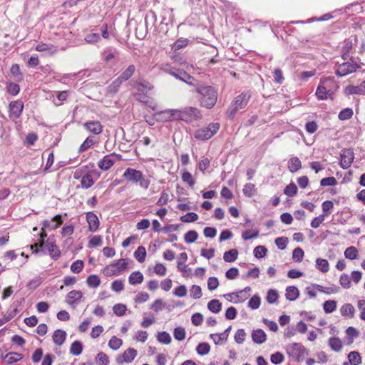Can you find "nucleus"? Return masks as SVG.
Wrapping results in <instances>:
<instances>
[{
	"mask_svg": "<svg viewBox=\"0 0 365 365\" xmlns=\"http://www.w3.org/2000/svg\"><path fill=\"white\" fill-rule=\"evenodd\" d=\"M192 86L195 88L194 91L198 94L197 99L202 107L210 109L215 106L218 94L214 87L200 83L197 81Z\"/></svg>",
	"mask_w": 365,
	"mask_h": 365,
	"instance_id": "nucleus-1",
	"label": "nucleus"
},
{
	"mask_svg": "<svg viewBox=\"0 0 365 365\" xmlns=\"http://www.w3.org/2000/svg\"><path fill=\"white\" fill-rule=\"evenodd\" d=\"M159 69L190 86L195 85V82L197 81L193 76L185 70L173 66L170 63H163L160 64Z\"/></svg>",
	"mask_w": 365,
	"mask_h": 365,
	"instance_id": "nucleus-2",
	"label": "nucleus"
},
{
	"mask_svg": "<svg viewBox=\"0 0 365 365\" xmlns=\"http://www.w3.org/2000/svg\"><path fill=\"white\" fill-rule=\"evenodd\" d=\"M123 177L132 184H139L143 189H148L150 185V180L145 178L140 170L134 168H128L125 169Z\"/></svg>",
	"mask_w": 365,
	"mask_h": 365,
	"instance_id": "nucleus-3",
	"label": "nucleus"
},
{
	"mask_svg": "<svg viewBox=\"0 0 365 365\" xmlns=\"http://www.w3.org/2000/svg\"><path fill=\"white\" fill-rule=\"evenodd\" d=\"M329 83L334 84L335 89L338 88V86L334 80V78L329 77L322 80L316 91V96L319 100H326L328 96L331 97L334 91L329 88Z\"/></svg>",
	"mask_w": 365,
	"mask_h": 365,
	"instance_id": "nucleus-4",
	"label": "nucleus"
},
{
	"mask_svg": "<svg viewBox=\"0 0 365 365\" xmlns=\"http://www.w3.org/2000/svg\"><path fill=\"white\" fill-rule=\"evenodd\" d=\"M220 129V123H211L207 126L197 129L194 137L198 140H207L210 139Z\"/></svg>",
	"mask_w": 365,
	"mask_h": 365,
	"instance_id": "nucleus-5",
	"label": "nucleus"
},
{
	"mask_svg": "<svg viewBox=\"0 0 365 365\" xmlns=\"http://www.w3.org/2000/svg\"><path fill=\"white\" fill-rule=\"evenodd\" d=\"M287 353L294 359L299 361L308 354L306 348L300 343H292L286 346Z\"/></svg>",
	"mask_w": 365,
	"mask_h": 365,
	"instance_id": "nucleus-6",
	"label": "nucleus"
},
{
	"mask_svg": "<svg viewBox=\"0 0 365 365\" xmlns=\"http://www.w3.org/2000/svg\"><path fill=\"white\" fill-rule=\"evenodd\" d=\"M182 120L185 122H192L202 118L201 111L195 107H186L182 109Z\"/></svg>",
	"mask_w": 365,
	"mask_h": 365,
	"instance_id": "nucleus-7",
	"label": "nucleus"
},
{
	"mask_svg": "<svg viewBox=\"0 0 365 365\" xmlns=\"http://www.w3.org/2000/svg\"><path fill=\"white\" fill-rule=\"evenodd\" d=\"M340 165L343 169H348L354 159V153L351 148H344L340 153Z\"/></svg>",
	"mask_w": 365,
	"mask_h": 365,
	"instance_id": "nucleus-8",
	"label": "nucleus"
},
{
	"mask_svg": "<svg viewBox=\"0 0 365 365\" xmlns=\"http://www.w3.org/2000/svg\"><path fill=\"white\" fill-rule=\"evenodd\" d=\"M359 66L356 63L345 62L340 64L336 71V75L342 77L355 72Z\"/></svg>",
	"mask_w": 365,
	"mask_h": 365,
	"instance_id": "nucleus-9",
	"label": "nucleus"
},
{
	"mask_svg": "<svg viewBox=\"0 0 365 365\" xmlns=\"http://www.w3.org/2000/svg\"><path fill=\"white\" fill-rule=\"evenodd\" d=\"M9 115L11 119L19 118L24 110V103L21 100L14 101L9 103Z\"/></svg>",
	"mask_w": 365,
	"mask_h": 365,
	"instance_id": "nucleus-10",
	"label": "nucleus"
},
{
	"mask_svg": "<svg viewBox=\"0 0 365 365\" xmlns=\"http://www.w3.org/2000/svg\"><path fill=\"white\" fill-rule=\"evenodd\" d=\"M137 355V351L133 348H128L121 355L116 357V362L119 364L131 362Z\"/></svg>",
	"mask_w": 365,
	"mask_h": 365,
	"instance_id": "nucleus-11",
	"label": "nucleus"
},
{
	"mask_svg": "<svg viewBox=\"0 0 365 365\" xmlns=\"http://www.w3.org/2000/svg\"><path fill=\"white\" fill-rule=\"evenodd\" d=\"M251 288L250 287H245L244 289L237 292L229 293L225 295L226 296H235L234 302H245L250 296Z\"/></svg>",
	"mask_w": 365,
	"mask_h": 365,
	"instance_id": "nucleus-12",
	"label": "nucleus"
},
{
	"mask_svg": "<svg viewBox=\"0 0 365 365\" xmlns=\"http://www.w3.org/2000/svg\"><path fill=\"white\" fill-rule=\"evenodd\" d=\"M345 93L347 95H365V81H363L359 86H347L345 88Z\"/></svg>",
	"mask_w": 365,
	"mask_h": 365,
	"instance_id": "nucleus-13",
	"label": "nucleus"
},
{
	"mask_svg": "<svg viewBox=\"0 0 365 365\" xmlns=\"http://www.w3.org/2000/svg\"><path fill=\"white\" fill-rule=\"evenodd\" d=\"M86 221L90 231L95 232L98 229L100 225L99 220L93 212H88L86 213Z\"/></svg>",
	"mask_w": 365,
	"mask_h": 365,
	"instance_id": "nucleus-14",
	"label": "nucleus"
},
{
	"mask_svg": "<svg viewBox=\"0 0 365 365\" xmlns=\"http://www.w3.org/2000/svg\"><path fill=\"white\" fill-rule=\"evenodd\" d=\"M114 155L115 153L105 155L103 158L98 163L99 168L103 170H108L110 169L115 162V160L113 159Z\"/></svg>",
	"mask_w": 365,
	"mask_h": 365,
	"instance_id": "nucleus-15",
	"label": "nucleus"
},
{
	"mask_svg": "<svg viewBox=\"0 0 365 365\" xmlns=\"http://www.w3.org/2000/svg\"><path fill=\"white\" fill-rule=\"evenodd\" d=\"M47 237V234L45 230H41L40 233L39 241L37 243H34V245H30V248L33 250V253L38 254L40 252H43L42 248L45 245V239Z\"/></svg>",
	"mask_w": 365,
	"mask_h": 365,
	"instance_id": "nucleus-16",
	"label": "nucleus"
},
{
	"mask_svg": "<svg viewBox=\"0 0 365 365\" xmlns=\"http://www.w3.org/2000/svg\"><path fill=\"white\" fill-rule=\"evenodd\" d=\"M83 126L95 135H98L103 131V125L98 120L88 121L84 123Z\"/></svg>",
	"mask_w": 365,
	"mask_h": 365,
	"instance_id": "nucleus-17",
	"label": "nucleus"
},
{
	"mask_svg": "<svg viewBox=\"0 0 365 365\" xmlns=\"http://www.w3.org/2000/svg\"><path fill=\"white\" fill-rule=\"evenodd\" d=\"M43 247L46 248L49 252L52 259H53L54 260H56L60 257V250L58 249L55 242H50L49 239H48L46 241Z\"/></svg>",
	"mask_w": 365,
	"mask_h": 365,
	"instance_id": "nucleus-18",
	"label": "nucleus"
},
{
	"mask_svg": "<svg viewBox=\"0 0 365 365\" xmlns=\"http://www.w3.org/2000/svg\"><path fill=\"white\" fill-rule=\"evenodd\" d=\"M83 297V293L79 290H72L69 292L66 296V302L74 306L75 304Z\"/></svg>",
	"mask_w": 365,
	"mask_h": 365,
	"instance_id": "nucleus-19",
	"label": "nucleus"
},
{
	"mask_svg": "<svg viewBox=\"0 0 365 365\" xmlns=\"http://www.w3.org/2000/svg\"><path fill=\"white\" fill-rule=\"evenodd\" d=\"M232 329V326L227 327L224 332L221 334H211L210 337L213 339L215 344H220L222 343V341H227V337L229 336V333Z\"/></svg>",
	"mask_w": 365,
	"mask_h": 365,
	"instance_id": "nucleus-20",
	"label": "nucleus"
},
{
	"mask_svg": "<svg viewBox=\"0 0 365 365\" xmlns=\"http://www.w3.org/2000/svg\"><path fill=\"white\" fill-rule=\"evenodd\" d=\"M250 96L247 94L242 93L235 98L232 106H235L236 108L242 109L245 107L247 104Z\"/></svg>",
	"mask_w": 365,
	"mask_h": 365,
	"instance_id": "nucleus-21",
	"label": "nucleus"
},
{
	"mask_svg": "<svg viewBox=\"0 0 365 365\" xmlns=\"http://www.w3.org/2000/svg\"><path fill=\"white\" fill-rule=\"evenodd\" d=\"M52 337L55 344L61 346L66 340V333L62 329H57L54 331Z\"/></svg>",
	"mask_w": 365,
	"mask_h": 365,
	"instance_id": "nucleus-22",
	"label": "nucleus"
},
{
	"mask_svg": "<svg viewBox=\"0 0 365 365\" xmlns=\"http://www.w3.org/2000/svg\"><path fill=\"white\" fill-rule=\"evenodd\" d=\"M267 340V334L262 329H257L252 331V341L261 344Z\"/></svg>",
	"mask_w": 365,
	"mask_h": 365,
	"instance_id": "nucleus-23",
	"label": "nucleus"
},
{
	"mask_svg": "<svg viewBox=\"0 0 365 365\" xmlns=\"http://www.w3.org/2000/svg\"><path fill=\"white\" fill-rule=\"evenodd\" d=\"M302 168L301 160L297 157H292L288 161V169L291 173H295Z\"/></svg>",
	"mask_w": 365,
	"mask_h": 365,
	"instance_id": "nucleus-24",
	"label": "nucleus"
},
{
	"mask_svg": "<svg viewBox=\"0 0 365 365\" xmlns=\"http://www.w3.org/2000/svg\"><path fill=\"white\" fill-rule=\"evenodd\" d=\"M182 110H168L164 113L168 115L167 120L172 121L176 120H182Z\"/></svg>",
	"mask_w": 365,
	"mask_h": 365,
	"instance_id": "nucleus-25",
	"label": "nucleus"
},
{
	"mask_svg": "<svg viewBox=\"0 0 365 365\" xmlns=\"http://www.w3.org/2000/svg\"><path fill=\"white\" fill-rule=\"evenodd\" d=\"M299 295V291L297 287L294 286L287 287L286 289L285 297L287 300L294 301Z\"/></svg>",
	"mask_w": 365,
	"mask_h": 365,
	"instance_id": "nucleus-26",
	"label": "nucleus"
},
{
	"mask_svg": "<svg viewBox=\"0 0 365 365\" xmlns=\"http://www.w3.org/2000/svg\"><path fill=\"white\" fill-rule=\"evenodd\" d=\"M353 48L352 41L349 39L344 41V46L341 48V57L344 60H347L349 58V53Z\"/></svg>",
	"mask_w": 365,
	"mask_h": 365,
	"instance_id": "nucleus-27",
	"label": "nucleus"
},
{
	"mask_svg": "<svg viewBox=\"0 0 365 365\" xmlns=\"http://www.w3.org/2000/svg\"><path fill=\"white\" fill-rule=\"evenodd\" d=\"M143 278V275L140 272L135 271L130 274L128 278V282L130 284L135 285L142 283Z\"/></svg>",
	"mask_w": 365,
	"mask_h": 365,
	"instance_id": "nucleus-28",
	"label": "nucleus"
},
{
	"mask_svg": "<svg viewBox=\"0 0 365 365\" xmlns=\"http://www.w3.org/2000/svg\"><path fill=\"white\" fill-rule=\"evenodd\" d=\"M135 71V66L133 64L130 65L119 76L120 80L118 81H128L134 73Z\"/></svg>",
	"mask_w": 365,
	"mask_h": 365,
	"instance_id": "nucleus-29",
	"label": "nucleus"
},
{
	"mask_svg": "<svg viewBox=\"0 0 365 365\" xmlns=\"http://www.w3.org/2000/svg\"><path fill=\"white\" fill-rule=\"evenodd\" d=\"M238 255V251L236 249H231L227 251L223 255V259L227 262H235Z\"/></svg>",
	"mask_w": 365,
	"mask_h": 365,
	"instance_id": "nucleus-30",
	"label": "nucleus"
},
{
	"mask_svg": "<svg viewBox=\"0 0 365 365\" xmlns=\"http://www.w3.org/2000/svg\"><path fill=\"white\" fill-rule=\"evenodd\" d=\"M328 344L334 351H340L342 349V343L339 338L331 337L329 339Z\"/></svg>",
	"mask_w": 365,
	"mask_h": 365,
	"instance_id": "nucleus-31",
	"label": "nucleus"
},
{
	"mask_svg": "<svg viewBox=\"0 0 365 365\" xmlns=\"http://www.w3.org/2000/svg\"><path fill=\"white\" fill-rule=\"evenodd\" d=\"M340 312L342 316H349L350 318H352L354 315L355 309L352 304H345L341 307Z\"/></svg>",
	"mask_w": 365,
	"mask_h": 365,
	"instance_id": "nucleus-32",
	"label": "nucleus"
},
{
	"mask_svg": "<svg viewBox=\"0 0 365 365\" xmlns=\"http://www.w3.org/2000/svg\"><path fill=\"white\" fill-rule=\"evenodd\" d=\"M83 351V344L80 341H73L70 348V353L73 356H79Z\"/></svg>",
	"mask_w": 365,
	"mask_h": 365,
	"instance_id": "nucleus-33",
	"label": "nucleus"
},
{
	"mask_svg": "<svg viewBox=\"0 0 365 365\" xmlns=\"http://www.w3.org/2000/svg\"><path fill=\"white\" fill-rule=\"evenodd\" d=\"M23 358V355L21 354H19L16 352H10L4 356L6 359V364H11L14 362H16Z\"/></svg>",
	"mask_w": 365,
	"mask_h": 365,
	"instance_id": "nucleus-34",
	"label": "nucleus"
},
{
	"mask_svg": "<svg viewBox=\"0 0 365 365\" xmlns=\"http://www.w3.org/2000/svg\"><path fill=\"white\" fill-rule=\"evenodd\" d=\"M316 267L323 273L327 272L329 269V262L325 259L317 258L316 260Z\"/></svg>",
	"mask_w": 365,
	"mask_h": 365,
	"instance_id": "nucleus-35",
	"label": "nucleus"
},
{
	"mask_svg": "<svg viewBox=\"0 0 365 365\" xmlns=\"http://www.w3.org/2000/svg\"><path fill=\"white\" fill-rule=\"evenodd\" d=\"M134 257L140 263L143 262L146 257V250L143 246H140L134 252Z\"/></svg>",
	"mask_w": 365,
	"mask_h": 365,
	"instance_id": "nucleus-36",
	"label": "nucleus"
},
{
	"mask_svg": "<svg viewBox=\"0 0 365 365\" xmlns=\"http://www.w3.org/2000/svg\"><path fill=\"white\" fill-rule=\"evenodd\" d=\"M207 308L213 313H218L222 309V304L217 299H212L208 302Z\"/></svg>",
	"mask_w": 365,
	"mask_h": 365,
	"instance_id": "nucleus-37",
	"label": "nucleus"
},
{
	"mask_svg": "<svg viewBox=\"0 0 365 365\" xmlns=\"http://www.w3.org/2000/svg\"><path fill=\"white\" fill-rule=\"evenodd\" d=\"M348 359L351 365H359L361 363V358L358 351H351L348 354Z\"/></svg>",
	"mask_w": 365,
	"mask_h": 365,
	"instance_id": "nucleus-38",
	"label": "nucleus"
},
{
	"mask_svg": "<svg viewBox=\"0 0 365 365\" xmlns=\"http://www.w3.org/2000/svg\"><path fill=\"white\" fill-rule=\"evenodd\" d=\"M81 182L83 188L88 189L94 184V180L91 175L86 174L82 177Z\"/></svg>",
	"mask_w": 365,
	"mask_h": 365,
	"instance_id": "nucleus-39",
	"label": "nucleus"
},
{
	"mask_svg": "<svg viewBox=\"0 0 365 365\" xmlns=\"http://www.w3.org/2000/svg\"><path fill=\"white\" fill-rule=\"evenodd\" d=\"M10 71L11 75L17 81H21L23 80V73L21 72L20 67L18 64H13Z\"/></svg>",
	"mask_w": 365,
	"mask_h": 365,
	"instance_id": "nucleus-40",
	"label": "nucleus"
},
{
	"mask_svg": "<svg viewBox=\"0 0 365 365\" xmlns=\"http://www.w3.org/2000/svg\"><path fill=\"white\" fill-rule=\"evenodd\" d=\"M122 344V339L116 337L115 336H113L108 341V346L111 349L116 351L121 346Z\"/></svg>",
	"mask_w": 365,
	"mask_h": 365,
	"instance_id": "nucleus-41",
	"label": "nucleus"
},
{
	"mask_svg": "<svg viewBox=\"0 0 365 365\" xmlns=\"http://www.w3.org/2000/svg\"><path fill=\"white\" fill-rule=\"evenodd\" d=\"M86 283L88 287L96 288L100 285L101 279L98 276L92 274L88 277Z\"/></svg>",
	"mask_w": 365,
	"mask_h": 365,
	"instance_id": "nucleus-42",
	"label": "nucleus"
},
{
	"mask_svg": "<svg viewBox=\"0 0 365 365\" xmlns=\"http://www.w3.org/2000/svg\"><path fill=\"white\" fill-rule=\"evenodd\" d=\"M344 256L349 259H355L358 256V250L355 247H349L344 251Z\"/></svg>",
	"mask_w": 365,
	"mask_h": 365,
	"instance_id": "nucleus-43",
	"label": "nucleus"
},
{
	"mask_svg": "<svg viewBox=\"0 0 365 365\" xmlns=\"http://www.w3.org/2000/svg\"><path fill=\"white\" fill-rule=\"evenodd\" d=\"M6 91L9 94L16 96L20 91V86L17 83L9 82L6 83Z\"/></svg>",
	"mask_w": 365,
	"mask_h": 365,
	"instance_id": "nucleus-44",
	"label": "nucleus"
},
{
	"mask_svg": "<svg viewBox=\"0 0 365 365\" xmlns=\"http://www.w3.org/2000/svg\"><path fill=\"white\" fill-rule=\"evenodd\" d=\"M323 308L326 313H331L336 309V302L334 300H327L323 304Z\"/></svg>",
	"mask_w": 365,
	"mask_h": 365,
	"instance_id": "nucleus-45",
	"label": "nucleus"
},
{
	"mask_svg": "<svg viewBox=\"0 0 365 365\" xmlns=\"http://www.w3.org/2000/svg\"><path fill=\"white\" fill-rule=\"evenodd\" d=\"M210 350V346L205 342L200 343L196 348L197 353L201 356L207 354Z\"/></svg>",
	"mask_w": 365,
	"mask_h": 365,
	"instance_id": "nucleus-46",
	"label": "nucleus"
},
{
	"mask_svg": "<svg viewBox=\"0 0 365 365\" xmlns=\"http://www.w3.org/2000/svg\"><path fill=\"white\" fill-rule=\"evenodd\" d=\"M157 339L159 342L164 344H168L171 342V336L166 331L158 332Z\"/></svg>",
	"mask_w": 365,
	"mask_h": 365,
	"instance_id": "nucleus-47",
	"label": "nucleus"
},
{
	"mask_svg": "<svg viewBox=\"0 0 365 365\" xmlns=\"http://www.w3.org/2000/svg\"><path fill=\"white\" fill-rule=\"evenodd\" d=\"M353 114L354 113L352 109L350 108H346L340 111L338 118L341 120H345L350 119L352 117Z\"/></svg>",
	"mask_w": 365,
	"mask_h": 365,
	"instance_id": "nucleus-48",
	"label": "nucleus"
},
{
	"mask_svg": "<svg viewBox=\"0 0 365 365\" xmlns=\"http://www.w3.org/2000/svg\"><path fill=\"white\" fill-rule=\"evenodd\" d=\"M198 234L195 230H190L184 236L185 241L187 243H192L197 240Z\"/></svg>",
	"mask_w": 365,
	"mask_h": 365,
	"instance_id": "nucleus-49",
	"label": "nucleus"
},
{
	"mask_svg": "<svg viewBox=\"0 0 365 365\" xmlns=\"http://www.w3.org/2000/svg\"><path fill=\"white\" fill-rule=\"evenodd\" d=\"M185 335H186V333H185V330L184 328L180 327H176L174 329L173 336L176 340H178V341L184 340L185 338Z\"/></svg>",
	"mask_w": 365,
	"mask_h": 365,
	"instance_id": "nucleus-50",
	"label": "nucleus"
},
{
	"mask_svg": "<svg viewBox=\"0 0 365 365\" xmlns=\"http://www.w3.org/2000/svg\"><path fill=\"white\" fill-rule=\"evenodd\" d=\"M96 361L98 365H108L109 363V358L103 352H100L96 357Z\"/></svg>",
	"mask_w": 365,
	"mask_h": 365,
	"instance_id": "nucleus-51",
	"label": "nucleus"
},
{
	"mask_svg": "<svg viewBox=\"0 0 365 365\" xmlns=\"http://www.w3.org/2000/svg\"><path fill=\"white\" fill-rule=\"evenodd\" d=\"M279 294L278 292L274 289H269L267 292L266 299L268 303L273 304L278 300Z\"/></svg>",
	"mask_w": 365,
	"mask_h": 365,
	"instance_id": "nucleus-52",
	"label": "nucleus"
},
{
	"mask_svg": "<svg viewBox=\"0 0 365 365\" xmlns=\"http://www.w3.org/2000/svg\"><path fill=\"white\" fill-rule=\"evenodd\" d=\"M267 249L262 245L257 246L254 249L255 257L258 259L264 257L267 255Z\"/></svg>",
	"mask_w": 365,
	"mask_h": 365,
	"instance_id": "nucleus-53",
	"label": "nucleus"
},
{
	"mask_svg": "<svg viewBox=\"0 0 365 365\" xmlns=\"http://www.w3.org/2000/svg\"><path fill=\"white\" fill-rule=\"evenodd\" d=\"M197 219L198 215L195 212H187L180 217L181 221L186 223L195 222Z\"/></svg>",
	"mask_w": 365,
	"mask_h": 365,
	"instance_id": "nucleus-54",
	"label": "nucleus"
},
{
	"mask_svg": "<svg viewBox=\"0 0 365 365\" xmlns=\"http://www.w3.org/2000/svg\"><path fill=\"white\" fill-rule=\"evenodd\" d=\"M113 310L115 315L123 316L127 310V307L123 304H117L113 306Z\"/></svg>",
	"mask_w": 365,
	"mask_h": 365,
	"instance_id": "nucleus-55",
	"label": "nucleus"
},
{
	"mask_svg": "<svg viewBox=\"0 0 365 365\" xmlns=\"http://www.w3.org/2000/svg\"><path fill=\"white\" fill-rule=\"evenodd\" d=\"M182 180L183 182H187L190 187H192L195 183V179L193 178L191 173L188 171H185L182 173Z\"/></svg>",
	"mask_w": 365,
	"mask_h": 365,
	"instance_id": "nucleus-56",
	"label": "nucleus"
},
{
	"mask_svg": "<svg viewBox=\"0 0 365 365\" xmlns=\"http://www.w3.org/2000/svg\"><path fill=\"white\" fill-rule=\"evenodd\" d=\"M94 144V140L92 137H88L79 148V153H82L88 150Z\"/></svg>",
	"mask_w": 365,
	"mask_h": 365,
	"instance_id": "nucleus-57",
	"label": "nucleus"
},
{
	"mask_svg": "<svg viewBox=\"0 0 365 365\" xmlns=\"http://www.w3.org/2000/svg\"><path fill=\"white\" fill-rule=\"evenodd\" d=\"M84 267V263L82 260H76L72 263L71 270L76 274L80 273Z\"/></svg>",
	"mask_w": 365,
	"mask_h": 365,
	"instance_id": "nucleus-58",
	"label": "nucleus"
},
{
	"mask_svg": "<svg viewBox=\"0 0 365 365\" xmlns=\"http://www.w3.org/2000/svg\"><path fill=\"white\" fill-rule=\"evenodd\" d=\"M304 251L300 247H297L293 250L292 258L295 262H300L303 259Z\"/></svg>",
	"mask_w": 365,
	"mask_h": 365,
	"instance_id": "nucleus-59",
	"label": "nucleus"
},
{
	"mask_svg": "<svg viewBox=\"0 0 365 365\" xmlns=\"http://www.w3.org/2000/svg\"><path fill=\"white\" fill-rule=\"evenodd\" d=\"M190 291L191 297L195 299H200L202 297V289L198 285H192Z\"/></svg>",
	"mask_w": 365,
	"mask_h": 365,
	"instance_id": "nucleus-60",
	"label": "nucleus"
},
{
	"mask_svg": "<svg viewBox=\"0 0 365 365\" xmlns=\"http://www.w3.org/2000/svg\"><path fill=\"white\" fill-rule=\"evenodd\" d=\"M284 192L289 197L295 195L297 192V187L294 183H290L284 188Z\"/></svg>",
	"mask_w": 365,
	"mask_h": 365,
	"instance_id": "nucleus-61",
	"label": "nucleus"
},
{
	"mask_svg": "<svg viewBox=\"0 0 365 365\" xmlns=\"http://www.w3.org/2000/svg\"><path fill=\"white\" fill-rule=\"evenodd\" d=\"M337 184V180L334 177H327L322 178L320 181V185L323 187L334 186Z\"/></svg>",
	"mask_w": 365,
	"mask_h": 365,
	"instance_id": "nucleus-62",
	"label": "nucleus"
},
{
	"mask_svg": "<svg viewBox=\"0 0 365 365\" xmlns=\"http://www.w3.org/2000/svg\"><path fill=\"white\" fill-rule=\"evenodd\" d=\"M340 284L345 289H348L351 287V279L348 274H342L339 279Z\"/></svg>",
	"mask_w": 365,
	"mask_h": 365,
	"instance_id": "nucleus-63",
	"label": "nucleus"
},
{
	"mask_svg": "<svg viewBox=\"0 0 365 365\" xmlns=\"http://www.w3.org/2000/svg\"><path fill=\"white\" fill-rule=\"evenodd\" d=\"M284 355L279 351L272 354L270 356L271 362L274 364H281L284 361Z\"/></svg>",
	"mask_w": 365,
	"mask_h": 365,
	"instance_id": "nucleus-64",
	"label": "nucleus"
}]
</instances>
